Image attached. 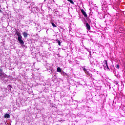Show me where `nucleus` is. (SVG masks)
Segmentation results:
<instances>
[{
    "label": "nucleus",
    "instance_id": "obj_14",
    "mask_svg": "<svg viewBox=\"0 0 125 125\" xmlns=\"http://www.w3.org/2000/svg\"><path fill=\"white\" fill-rule=\"evenodd\" d=\"M0 12H1V10L0 9Z\"/></svg>",
    "mask_w": 125,
    "mask_h": 125
},
{
    "label": "nucleus",
    "instance_id": "obj_7",
    "mask_svg": "<svg viewBox=\"0 0 125 125\" xmlns=\"http://www.w3.org/2000/svg\"><path fill=\"white\" fill-rule=\"evenodd\" d=\"M4 118L6 119H9L10 118V115L9 114H6L4 116Z\"/></svg>",
    "mask_w": 125,
    "mask_h": 125
},
{
    "label": "nucleus",
    "instance_id": "obj_8",
    "mask_svg": "<svg viewBox=\"0 0 125 125\" xmlns=\"http://www.w3.org/2000/svg\"><path fill=\"white\" fill-rule=\"evenodd\" d=\"M57 71L59 72V73H61V68L60 67H58Z\"/></svg>",
    "mask_w": 125,
    "mask_h": 125
},
{
    "label": "nucleus",
    "instance_id": "obj_11",
    "mask_svg": "<svg viewBox=\"0 0 125 125\" xmlns=\"http://www.w3.org/2000/svg\"><path fill=\"white\" fill-rule=\"evenodd\" d=\"M52 26H53V27H56V25L53 22H52Z\"/></svg>",
    "mask_w": 125,
    "mask_h": 125
},
{
    "label": "nucleus",
    "instance_id": "obj_4",
    "mask_svg": "<svg viewBox=\"0 0 125 125\" xmlns=\"http://www.w3.org/2000/svg\"><path fill=\"white\" fill-rule=\"evenodd\" d=\"M81 12L84 16V17H87V14H86V12H85L83 9L81 10Z\"/></svg>",
    "mask_w": 125,
    "mask_h": 125
},
{
    "label": "nucleus",
    "instance_id": "obj_2",
    "mask_svg": "<svg viewBox=\"0 0 125 125\" xmlns=\"http://www.w3.org/2000/svg\"><path fill=\"white\" fill-rule=\"evenodd\" d=\"M5 76H6V75L4 74L3 70H2L1 68H0V78L5 79Z\"/></svg>",
    "mask_w": 125,
    "mask_h": 125
},
{
    "label": "nucleus",
    "instance_id": "obj_12",
    "mask_svg": "<svg viewBox=\"0 0 125 125\" xmlns=\"http://www.w3.org/2000/svg\"><path fill=\"white\" fill-rule=\"evenodd\" d=\"M58 42L59 45H61V42H60V41H58Z\"/></svg>",
    "mask_w": 125,
    "mask_h": 125
},
{
    "label": "nucleus",
    "instance_id": "obj_9",
    "mask_svg": "<svg viewBox=\"0 0 125 125\" xmlns=\"http://www.w3.org/2000/svg\"><path fill=\"white\" fill-rule=\"evenodd\" d=\"M68 1H70V3H71L72 4H75V2H74V1H73V0H67Z\"/></svg>",
    "mask_w": 125,
    "mask_h": 125
},
{
    "label": "nucleus",
    "instance_id": "obj_3",
    "mask_svg": "<svg viewBox=\"0 0 125 125\" xmlns=\"http://www.w3.org/2000/svg\"><path fill=\"white\" fill-rule=\"evenodd\" d=\"M104 68H106V69H109V67L108 66V62H107V61H104Z\"/></svg>",
    "mask_w": 125,
    "mask_h": 125
},
{
    "label": "nucleus",
    "instance_id": "obj_1",
    "mask_svg": "<svg viewBox=\"0 0 125 125\" xmlns=\"http://www.w3.org/2000/svg\"><path fill=\"white\" fill-rule=\"evenodd\" d=\"M17 35L18 36V41H19V42L20 43V44H21V45H23L24 44V41L22 40V36L21 35V33L20 32H18L17 34Z\"/></svg>",
    "mask_w": 125,
    "mask_h": 125
},
{
    "label": "nucleus",
    "instance_id": "obj_5",
    "mask_svg": "<svg viewBox=\"0 0 125 125\" xmlns=\"http://www.w3.org/2000/svg\"><path fill=\"white\" fill-rule=\"evenodd\" d=\"M86 27L87 29L88 30V31H89V30H90V25H89L88 23H86Z\"/></svg>",
    "mask_w": 125,
    "mask_h": 125
},
{
    "label": "nucleus",
    "instance_id": "obj_6",
    "mask_svg": "<svg viewBox=\"0 0 125 125\" xmlns=\"http://www.w3.org/2000/svg\"><path fill=\"white\" fill-rule=\"evenodd\" d=\"M22 35H23L24 38H27V37H28L29 34H28V33H27V32H23L22 33Z\"/></svg>",
    "mask_w": 125,
    "mask_h": 125
},
{
    "label": "nucleus",
    "instance_id": "obj_10",
    "mask_svg": "<svg viewBox=\"0 0 125 125\" xmlns=\"http://www.w3.org/2000/svg\"><path fill=\"white\" fill-rule=\"evenodd\" d=\"M82 68H83L84 72H86V69H85V67H84V66H83Z\"/></svg>",
    "mask_w": 125,
    "mask_h": 125
},
{
    "label": "nucleus",
    "instance_id": "obj_13",
    "mask_svg": "<svg viewBox=\"0 0 125 125\" xmlns=\"http://www.w3.org/2000/svg\"><path fill=\"white\" fill-rule=\"evenodd\" d=\"M119 67H120V66L119 65V64H117V66H116L117 69H119Z\"/></svg>",
    "mask_w": 125,
    "mask_h": 125
},
{
    "label": "nucleus",
    "instance_id": "obj_15",
    "mask_svg": "<svg viewBox=\"0 0 125 125\" xmlns=\"http://www.w3.org/2000/svg\"><path fill=\"white\" fill-rule=\"evenodd\" d=\"M46 0H44V1H45Z\"/></svg>",
    "mask_w": 125,
    "mask_h": 125
}]
</instances>
